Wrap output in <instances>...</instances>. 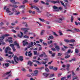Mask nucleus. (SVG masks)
Listing matches in <instances>:
<instances>
[{
  "label": "nucleus",
  "mask_w": 80,
  "mask_h": 80,
  "mask_svg": "<svg viewBox=\"0 0 80 80\" xmlns=\"http://www.w3.org/2000/svg\"><path fill=\"white\" fill-rule=\"evenodd\" d=\"M14 44H11L9 45L10 47H12V48L13 51V52H15L16 51V49L15 48V45L17 46L18 48H20V46L19 45V44L17 43L16 41H15L14 42Z\"/></svg>",
  "instance_id": "1"
},
{
  "label": "nucleus",
  "mask_w": 80,
  "mask_h": 80,
  "mask_svg": "<svg viewBox=\"0 0 80 80\" xmlns=\"http://www.w3.org/2000/svg\"><path fill=\"white\" fill-rule=\"evenodd\" d=\"M21 30H23L24 31V34H26L28 32V30H30V28H21Z\"/></svg>",
  "instance_id": "2"
},
{
  "label": "nucleus",
  "mask_w": 80,
  "mask_h": 80,
  "mask_svg": "<svg viewBox=\"0 0 80 80\" xmlns=\"http://www.w3.org/2000/svg\"><path fill=\"white\" fill-rule=\"evenodd\" d=\"M62 21H63V18H59L58 19H56L55 20V22H56L58 23H61Z\"/></svg>",
  "instance_id": "3"
},
{
  "label": "nucleus",
  "mask_w": 80,
  "mask_h": 80,
  "mask_svg": "<svg viewBox=\"0 0 80 80\" xmlns=\"http://www.w3.org/2000/svg\"><path fill=\"white\" fill-rule=\"evenodd\" d=\"M14 60L15 62L16 63H18V62L17 61H18V58H17V56H15L14 58Z\"/></svg>",
  "instance_id": "4"
},
{
  "label": "nucleus",
  "mask_w": 80,
  "mask_h": 80,
  "mask_svg": "<svg viewBox=\"0 0 80 80\" xmlns=\"http://www.w3.org/2000/svg\"><path fill=\"white\" fill-rule=\"evenodd\" d=\"M8 50H11V48H10L9 47H7L5 49V52L6 53H8Z\"/></svg>",
  "instance_id": "5"
},
{
  "label": "nucleus",
  "mask_w": 80,
  "mask_h": 80,
  "mask_svg": "<svg viewBox=\"0 0 80 80\" xmlns=\"http://www.w3.org/2000/svg\"><path fill=\"white\" fill-rule=\"evenodd\" d=\"M33 42H31V44L29 43V46H28V48H30V47H33Z\"/></svg>",
  "instance_id": "6"
},
{
  "label": "nucleus",
  "mask_w": 80,
  "mask_h": 80,
  "mask_svg": "<svg viewBox=\"0 0 80 80\" xmlns=\"http://www.w3.org/2000/svg\"><path fill=\"white\" fill-rule=\"evenodd\" d=\"M43 75H44V76H45L44 78H46L48 77V75H50V73H43Z\"/></svg>",
  "instance_id": "7"
},
{
  "label": "nucleus",
  "mask_w": 80,
  "mask_h": 80,
  "mask_svg": "<svg viewBox=\"0 0 80 80\" xmlns=\"http://www.w3.org/2000/svg\"><path fill=\"white\" fill-rule=\"evenodd\" d=\"M22 43L24 46H25L26 45H28V42H26V41L25 40H24L23 41Z\"/></svg>",
  "instance_id": "8"
},
{
  "label": "nucleus",
  "mask_w": 80,
  "mask_h": 80,
  "mask_svg": "<svg viewBox=\"0 0 80 80\" xmlns=\"http://www.w3.org/2000/svg\"><path fill=\"white\" fill-rule=\"evenodd\" d=\"M35 9H36V10H37L38 11H37V12L38 13H41L42 12L41 11H40V9L39 8H38V7H37L36 8H35Z\"/></svg>",
  "instance_id": "9"
},
{
  "label": "nucleus",
  "mask_w": 80,
  "mask_h": 80,
  "mask_svg": "<svg viewBox=\"0 0 80 80\" xmlns=\"http://www.w3.org/2000/svg\"><path fill=\"white\" fill-rule=\"evenodd\" d=\"M23 56H20L19 58V59L20 60V61H23Z\"/></svg>",
  "instance_id": "10"
},
{
  "label": "nucleus",
  "mask_w": 80,
  "mask_h": 80,
  "mask_svg": "<svg viewBox=\"0 0 80 80\" xmlns=\"http://www.w3.org/2000/svg\"><path fill=\"white\" fill-rule=\"evenodd\" d=\"M32 64H33V62H31V61H29L28 62V64L30 65V66H32Z\"/></svg>",
  "instance_id": "11"
},
{
  "label": "nucleus",
  "mask_w": 80,
  "mask_h": 80,
  "mask_svg": "<svg viewBox=\"0 0 80 80\" xmlns=\"http://www.w3.org/2000/svg\"><path fill=\"white\" fill-rule=\"evenodd\" d=\"M28 55L29 56V57H32V53L31 52V51H30L28 52Z\"/></svg>",
  "instance_id": "12"
},
{
  "label": "nucleus",
  "mask_w": 80,
  "mask_h": 80,
  "mask_svg": "<svg viewBox=\"0 0 80 80\" xmlns=\"http://www.w3.org/2000/svg\"><path fill=\"white\" fill-rule=\"evenodd\" d=\"M7 62H9L10 63H12V64H14V61L13 60L12 61H10V60H8L7 61Z\"/></svg>",
  "instance_id": "13"
},
{
  "label": "nucleus",
  "mask_w": 80,
  "mask_h": 80,
  "mask_svg": "<svg viewBox=\"0 0 80 80\" xmlns=\"http://www.w3.org/2000/svg\"><path fill=\"white\" fill-rule=\"evenodd\" d=\"M55 48L57 49L58 51H59V50H60V47H59V46H55Z\"/></svg>",
  "instance_id": "14"
},
{
  "label": "nucleus",
  "mask_w": 80,
  "mask_h": 80,
  "mask_svg": "<svg viewBox=\"0 0 80 80\" xmlns=\"http://www.w3.org/2000/svg\"><path fill=\"white\" fill-rule=\"evenodd\" d=\"M52 3H53L54 4H55V3H60V2H59V1H51Z\"/></svg>",
  "instance_id": "15"
},
{
  "label": "nucleus",
  "mask_w": 80,
  "mask_h": 80,
  "mask_svg": "<svg viewBox=\"0 0 80 80\" xmlns=\"http://www.w3.org/2000/svg\"><path fill=\"white\" fill-rule=\"evenodd\" d=\"M75 42V40L73 39L69 40V43H73L74 42Z\"/></svg>",
  "instance_id": "16"
},
{
  "label": "nucleus",
  "mask_w": 80,
  "mask_h": 80,
  "mask_svg": "<svg viewBox=\"0 0 80 80\" xmlns=\"http://www.w3.org/2000/svg\"><path fill=\"white\" fill-rule=\"evenodd\" d=\"M6 12L7 13H10L11 11H10V9L9 8H7L6 9Z\"/></svg>",
  "instance_id": "17"
},
{
  "label": "nucleus",
  "mask_w": 80,
  "mask_h": 80,
  "mask_svg": "<svg viewBox=\"0 0 80 80\" xmlns=\"http://www.w3.org/2000/svg\"><path fill=\"white\" fill-rule=\"evenodd\" d=\"M34 72L35 75H36V76H37V75H38V71L37 70H36L34 71Z\"/></svg>",
  "instance_id": "18"
},
{
  "label": "nucleus",
  "mask_w": 80,
  "mask_h": 80,
  "mask_svg": "<svg viewBox=\"0 0 80 80\" xmlns=\"http://www.w3.org/2000/svg\"><path fill=\"white\" fill-rule=\"evenodd\" d=\"M67 32H71L72 33H75V32L74 31H73L72 30L68 29L67 30Z\"/></svg>",
  "instance_id": "19"
},
{
  "label": "nucleus",
  "mask_w": 80,
  "mask_h": 80,
  "mask_svg": "<svg viewBox=\"0 0 80 80\" xmlns=\"http://www.w3.org/2000/svg\"><path fill=\"white\" fill-rule=\"evenodd\" d=\"M44 32H45V30H42L41 31V32L40 35H43Z\"/></svg>",
  "instance_id": "20"
},
{
  "label": "nucleus",
  "mask_w": 80,
  "mask_h": 80,
  "mask_svg": "<svg viewBox=\"0 0 80 80\" xmlns=\"http://www.w3.org/2000/svg\"><path fill=\"white\" fill-rule=\"evenodd\" d=\"M74 30L77 32H80V30L79 29H77L76 28H74Z\"/></svg>",
  "instance_id": "21"
},
{
  "label": "nucleus",
  "mask_w": 80,
  "mask_h": 80,
  "mask_svg": "<svg viewBox=\"0 0 80 80\" xmlns=\"http://www.w3.org/2000/svg\"><path fill=\"white\" fill-rule=\"evenodd\" d=\"M14 12H15V15H18L20 14V12H17V10H15Z\"/></svg>",
  "instance_id": "22"
},
{
  "label": "nucleus",
  "mask_w": 80,
  "mask_h": 80,
  "mask_svg": "<svg viewBox=\"0 0 80 80\" xmlns=\"http://www.w3.org/2000/svg\"><path fill=\"white\" fill-rule=\"evenodd\" d=\"M64 41L65 42H67V43H70V40L68 39H64Z\"/></svg>",
  "instance_id": "23"
},
{
  "label": "nucleus",
  "mask_w": 80,
  "mask_h": 80,
  "mask_svg": "<svg viewBox=\"0 0 80 80\" xmlns=\"http://www.w3.org/2000/svg\"><path fill=\"white\" fill-rule=\"evenodd\" d=\"M53 43V41L52 40L48 42V45H50V44H52Z\"/></svg>",
  "instance_id": "24"
},
{
  "label": "nucleus",
  "mask_w": 80,
  "mask_h": 80,
  "mask_svg": "<svg viewBox=\"0 0 80 80\" xmlns=\"http://www.w3.org/2000/svg\"><path fill=\"white\" fill-rule=\"evenodd\" d=\"M33 52L34 53V55H38V53L37 51H34Z\"/></svg>",
  "instance_id": "25"
},
{
  "label": "nucleus",
  "mask_w": 80,
  "mask_h": 80,
  "mask_svg": "<svg viewBox=\"0 0 80 80\" xmlns=\"http://www.w3.org/2000/svg\"><path fill=\"white\" fill-rule=\"evenodd\" d=\"M28 0H24L23 2H22V4H24L25 3H27V2H28Z\"/></svg>",
  "instance_id": "26"
},
{
  "label": "nucleus",
  "mask_w": 80,
  "mask_h": 80,
  "mask_svg": "<svg viewBox=\"0 0 80 80\" xmlns=\"http://www.w3.org/2000/svg\"><path fill=\"white\" fill-rule=\"evenodd\" d=\"M50 77H49V78H51V77H55V74L54 73H52L50 74Z\"/></svg>",
  "instance_id": "27"
},
{
  "label": "nucleus",
  "mask_w": 80,
  "mask_h": 80,
  "mask_svg": "<svg viewBox=\"0 0 80 80\" xmlns=\"http://www.w3.org/2000/svg\"><path fill=\"white\" fill-rule=\"evenodd\" d=\"M11 72V71H10V72H7L6 73H5L4 75V76H6V75H8V74H9V73H10Z\"/></svg>",
  "instance_id": "28"
},
{
  "label": "nucleus",
  "mask_w": 80,
  "mask_h": 80,
  "mask_svg": "<svg viewBox=\"0 0 80 80\" xmlns=\"http://www.w3.org/2000/svg\"><path fill=\"white\" fill-rule=\"evenodd\" d=\"M60 2L61 3V4L62 5L63 7H65V5L64 4V3H63V1H60Z\"/></svg>",
  "instance_id": "29"
},
{
  "label": "nucleus",
  "mask_w": 80,
  "mask_h": 80,
  "mask_svg": "<svg viewBox=\"0 0 80 80\" xmlns=\"http://www.w3.org/2000/svg\"><path fill=\"white\" fill-rule=\"evenodd\" d=\"M45 70L47 72H50V71L49 70V69H48L47 68H45Z\"/></svg>",
  "instance_id": "30"
},
{
  "label": "nucleus",
  "mask_w": 80,
  "mask_h": 80,
  "mask_svg": "<svg viewBox=\"0 0 80 80\" xmlns=\"http://www.w3.org/2000/svg\"><path fill=\"white\" fill-rule=\"evenodd\" d=\"M73 20H74L73 17V16H72L71 18V22H73Z\"/></svg>",
  "instance_id": "31"
},
{
  "label": "nucleus",
  "mask_w": 80,
  "mask_h": 80,
  "mask_svg": "<svg viewBox=\"0 0 80 80\" xmlns=\"http://www.w3.org/2000/svg\"><path fill=\"white\" fill-rule=\"evenodd\" d=\"M79 52V51H78V49H76L75 51V53H78Z\"/></svg>",
  "instance_id": "32"
},
{
  "label": "nucleus",
  "mask_w": 80,
  "mask_h": 80,
  "mask_svg": "<svg viewBox=\"0 0 80 80\" xmlns=\"http://www.w3.org/2000/svg\"><path fill=\"white\" fill-rule=\"evenodd\" d=\"M5 36L4 35L0 37V39H4L5 38Z\"/></svg>",
  "instance_id": "33"
},
{
  "label": "nucleus",
  "mask_w": 80,
  "mask_h": 80,
  "mask_svg": "<svg viewBox=\"0 0 80 80\" xmlns=\"http://www.w3.org/2000/svg\"><path fill=\"white\" fill-rule=\"evenodd\" d=\"M4 35L5 37H10V34H6Z\"/></svg>",
  "instance_id": "34"
},
{
  "label": "nucleus",
  "mask_w": 80,
  "mask_h": 80,
  "mask_svg": "<svg viewBox=\"0 0 80 80\" xmlns=\"http://www.w3.org/2000/svg\"><path fill=\"white\" fill-rule=\"evenodd\" d=\"M5 65L6 67H8L10 65V64H9L8 63H5Z\"/></svg>",
  "instance_id": "35"
},
{
  "label": "nucleus",
  "mask_w": 80,
  "mask_h": 80,
  "mask_svg": "<svg viewBox=\"0 0 80 80\" xmlns=\"http://www.w3.org/2000/svg\"><path fill=\"white\" fill-rule=\"evenodd\" d=\"M25 8V5H22L19 7V8Z\"/></svg>",
  "instance_id": "36"
},
{
  "label": "nucleus",
  "mask_w": 80,
  "mask_h": 80,
  "mask_svg": "<svg viewBox=\"0 0 80 80\" xmlns=\"http://www.w3.org/2000/svg\"><path fill=\"white\" fill-rule=\"evenodd\" d=\"M49 38L50 39H51V40H52L53 38V36H50L49 37Z\"/></svg>",
  "instance_id": "37"
},
{
  "label": "nucleus",
  "mask_w": 80,
  "mask_h": 80,
  "mask_svg": "<svg viewBox=\"0 0 80 80\" xmlns=\"http://www.w3.org/2000/svg\"><path fill=\"white\" fill-rule=\"evenodd\" d=\"M23 38H29V37L27 35H25L23 36Z\"/></svg>",
  "instance_id": "38"
},
{
  "label": "nucleus",
  "mask_w": 80,
  "mask_h": 80,
  "mask_svg": "<svg viewBox=\"0 0 80 80\" xmlns=\"http://www.w3.org/2000/svg\"><path fill=\"white\" fill-rule=\"evenodd\" d=\"M53 8L54 10H57V9H58V7H56L55 6H54L53 7Z\"/></svg>",
  "instance_id": "39"
},
{
  "label": "nucleus",
  "mask_w": 80,
  "mask_h": 80,
  "mask_svg": "<svg viewBox=\"0 0 80 80\" xmlns=\"http://www.w3.org/2000/svg\"><path fill=\"white\" fill-rule=\"evenodd\" d=\"M39 20H40L41 22H45V20L42 19L41 18H39Z\"/></svg>",
  "instance_id": "40"
},
{
  "label": "nucleus",
  "mask_w": 80,
  "mask_h": 80,
  "mask_svg": "<svg viewBox=\"0 0 80 80\" xmlns=\"http://www.w3.org/2000/svg\"><path fill=\"white\" fill-rule=\"evenodd\" d=\"M44 68V67H41L40 68H38V69L39 70H42V69H43Z\"/></svg>",
  "instance_id": "41"
},
{
  "label": "nucleus",
  "mask_w": 80,
  "mask_h": 80,
  "mask_svg": "<svg viewBox=\"0 0 80 80\" xmlns=\"http://www.w3.org/2000/svg\"><path fill=\"white\" fill-rule=\"evenodd\" d=\"M42 53H43L44 55H45V56H44V57L45 58L47 57V55H46V54L45 53V52H42Z\"/></svg>",
  "instance_id": "42"
},
{
  "label": "nucleus",
  "mask_w": 80,
  "mask_h": 80,
  "mask_svg": "<svg viewBox=\"0 0 80 80\" xmlns=\"http://www.w3.org/2000/svg\"><path fill=\"white\" fill-rule=\"evenodd\" d=\"M45 5H47V7H50V5H49V3L47 2L46 3H45Z\"/></svg>",
  "instance_id": "43"
},
{
  "label": "nucleus",
  "mask_w": 80,
  "mask_h": 80,
  "mask_svg": "<svg viewBox=\"0 0 80 80\" xmlns=\"http://www.w3.org/2000/svg\"><path fill=\"white\" fill-rule=\"evenodd\" d=\"M57 70H58V68H56V67H54L53 69V70H54V71H56Z\"/></svg>",
  "instance_id": "44"
},
{
  "label": "nucleus",
  "mask_w": 80,
  "mask_h": 80,
  "mask_svg": "<svg viewBox=\"0 0 80 80\" xmlns=\"http://www.w3.org/2000/svg\"><path fill=\"white\" fill-rule=\"evenodd\" d=\"M78 78V77H74L73 78L72 80H75L76 79H77Z\"/></svg>",
  "instance_id": "45"
},
{
  "label": "nucleus",
  "mask_w": 80,
  "mask_h": 80,
  "mask_svg": "<svg viewBox=\"0 0 80 80\" xmlns=\"http://www.w3.org/2000/svg\"><path fill=\"white\" fill-rule=\"evenodd\" d=\"M53 33L54 35H55V36H56V37L58 36V35L56 33H55V32H53Z\"/></svg>",
  "instance_id": "46"
},
{
  "label": "nucleus",
  "mask_w": 80,
  "mask_h": 80,
  "mask_svg": "<svg viewBox=\"0 0 80 80\" xmlns=\"http://www.w3.org/2000/svg\"><path fill=\"white\" fill-rule=\"evenodd\" d=\"M49 68L50 69H51V70H52V69H53V67L52 66H50L49 67Z\"/></svg>",
  "instance_id": "47"
},
{
  "label": "nucleus",
  "mask_w": 80,
  "mask_h": 80,
  "mask_svg": "<svg viewBox=\"0 0 80 80\" xmlns=\"http://www.w3.org/2000/svg\"><path fill=\"white\" fill-rule=\"evenodd\" d=\"M61 55H62V53H58V57L60 56H61Z\"/></svg>",
  "instance_id": "48"
},
{
  "label": "nucleus",
  "mask_w": 80,
  "mask_h": 80,
  "mask_svg": "<svg viewBox=\"0 0 80 80\" xmlns=\"http://www.w3.org/2000/svg\"><path fill=\"white\" fill-rule=\"evenodd\" d=\"M31 75H32V76H36V75L35 74V73H31Z\"/></svg>",
  "instance_id": "49"
},
{
  "label": "nucleus",
  "mask_w": 80,
  "mask_h": 80,
  "mask_svg": "<svg viewBox=\"0 0 80 80\" xmlns=\"http://www.w3.org/2000/svg\"><path fill=\"white\" fill-rule=\"evenodd\" d=\"M70 57V56L69 55H67L65 57V58H69Z\"/></svg>",
  "instance_id": "50"
},
{
  "label": "nucleus",
  "mask_w": 80,
  "mask_h": 80,
  "mask_svg": "<svg viewBox=\"0 0 80 80\" xmlns=\"http://www.w3.org/2000/svg\"><path fill=\"white\" fill-rule=\"evenodd\" d=\"M55 53H52V54H51L52 55V57H54L55 56Z\"/></svg>",
  "instance_id": "51"
},
{
  "label": "nucleus",
  "mask_w": 80,
  "mask_h": 80,
  "mask_svg": "<svg viewBox=\"0 0 80 80\" xmlns=\"http://www.w3.org/2000/svg\"><path fill=\"white\" fill-rule=\"evenodd\" d=\"M12 7L13 8H17L18 7V6L16 5H13L12 6Z\"/></svg>",
  "instance_id": "52"
},
{
  "label": "nucleus",
  "mask_w": 80,
  "mask_h": 80,
  "mask_svg": "<svg viewBox=\"0 0 80 80\" xmlns=\"http://www.w3.org/2000/svg\"><path fill=\"white\" fill-rule=\"evenodd\" d=\"M11 2H12V3H14L15 2V0H10Z\"/></svg>",
  "instance_id": "53"
},
{
  "label": "nucleus",
  "mask_w": 80,
  "mask_h": 80,
  "mask_svg": "<svg viewBox=\"0 0 80 80\" xmlns=\"http://www.w3.org/2000/svg\"><path fill=\"white\" fill-rule=\"evenodd\" d=\"M36 62L38 63V65H41V63L39 61H37Z\"/></svg>",
  "instance_id": "54"
},
{
  "label": "nucleus",
  "mask_w": 80,
  "mask_h": 80,
  "mask_svg": "<svg viewBox=\"0 0 80 80\" xmlns=\"http://www.w3.org/2000/svg\"><path fill=\"white\" fill-rule=\"evenodd\" d=\"M51 49L52 50V51H56V49H55V48H51Z\"/></svg>",
  "instance_id": "55"
},
{
  "label": "nucleus",
  "mask_w": 80,
  "mask_h": 80,
  "mask_svg": "<svg viewBox=\"0 0 80 80\" xmlns=\"http://www.w3.org/2000/svg\"><path fill=\"white\" fill-rule=\"evenodd\" d=\"M39 0H34V3H37L38 2Z\"/></svg>",
  "instance_id": "56"
},
{
  "label": "nucleus",
  "mask_w": 80,
  "mask_h": 80,
  "mask_svg": "<svg viewBox=\"0 0 80 80\" xmlns=\"http://www.w3.org/2000/svg\"><path fill=\"white\" fill-rule=\"evenodd\" d=\"M18 37H19V38H22V36L21 35H20V34H18Z\"/></svg>",
  "instance_id": "57"
},
{
  "label": "nucleus",
  "mask_w": 80,
  "mask_h": 80,
  "mask_svg": "<svg viewBox=\"0 0 80 80\" xmlns=\"http://www.w3.org/2000/svg\"><path fill=\"white\" fill-rule=\"evenodd\" d=\"M11 56H12L10 55L9 56H8L9 57H10L11 59L12 58V57H13L14 56V54L12 55V57Z\"/></svg>",
  "instance_id": "58"
},
{
  "label": "nucleus",
  "mask_w": 80,
  "mask_h": 80,
  "mask_svg": "<svg viewBox=\"0 0 80 80\" xmlns=\"http://www.w3.org/2000/svg\"><path fill=\"white\" fill-rule=\"evenodd\" d=\"M8 42L10 43H12V42H13V41L12 40H9L8 41Z\"/></svg>",
  "instance_id": "59"
},
{
  "label": "nucleus",
  "mask_w": 80,
  "mask_h": 80,
  "mask_svg": "<svg viewBox=\"0 0 80 80\" xmlns=\"http://www.w3.org/2000/svg\"><path fill=\"white\" fill-rule=\"evenodd\" d=\"M22 70L23 72H25L26 70H25V68H22Z\"/></svg>",
  "instance_id": "60"
},
{
  "label": "nucleus",
  "mask_w": 80,
  "mask_h": 80,
  "mask_svg": "<svg viewBox=\"0 0 80 80\" xmlns=\"http://www.w3.org/2000/svg\"><path fill=\"white\" fill-rule=\"evenodd\" d=\"M12 32H13V33H17V31L13 29L12 30Z\"/></svg>",
  "instance_id": "61"
},
{
  "label": "nucleus",
  "mask_w": 80,
  "mask_h": 80,
  "mask_svg": "<svg viewBox=\"0 0 80 80\" xmlns=\"http://www.w3.org/2000/svg\"><path fill=\"white\" fill-rule=\"evenodd\" d=\"M59 33L60 35H62V31H59Z\"/></svg>",
  "instance_id": "62"
},
{
  "label": "nucleus",
  "mask_w": 80,
  "mask_h": 80,
  "mask_svg": "<svg viewBox=\"0 0 80 80\" xmlns=\"http://www.w3.org/2000/svg\"><path fill=\"white\" fill-rule=\"evenodd\" d=\"M0 42H2V43H3V40L2 39H0Z\"/></svg>",
  "instance_id": "63"
},
{
  "label": "nucleus",
  "mask_w": 80,
  "mask_h": 80,
  "mask_svg": "<svg viewBox=\"0 0 80 80\" xmlns=\"http://www.w3.org/2000/svg\"><path fill=\"white\" fill-rule=\"evenodd\" d=\"M66 78V77H62V78H61V80H65V78Z\"/></svg>",
  "instance_id": "64"
}]
</instances>
